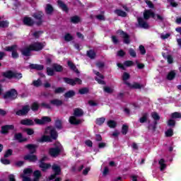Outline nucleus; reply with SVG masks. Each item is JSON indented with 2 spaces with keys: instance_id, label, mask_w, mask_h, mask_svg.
Returning a JSON list of instances; mask_svg holds the SVG:
<instances>
[{
  "instance_id": "nucleus-1",
  "label": "nucleus",
  "mask_w": 181,
  "mask_h": 181,
  "mask_svg": "<svg viewBox=\"0 0 181 181\" xmlns=\"http://www.w3.org/2000/svg\"><path fill=\"white\" fill-rule=\"evenodd\" d=\"M33 173V170H32V169L26 168L23 170V173L20 175V177H22L23 181H39V179H40V176H42L40 171L35 170L33 173L34 179L31 180L29 176H30Z\"/></svg>"
},
{
  "instance_id": "nucleus-2",
  "label": "nucleus",
  "mask_w": 181,
  "mask_h": 181,
  "mask_svg": "<svg viewBox=\"0 0 181 181\" xmlns=\"http://www.w3.org/2000/svg\"><path fill=\"white\" fill-rule=\"evenodd\" d=\"M150 16H151V18H153V19H156L157 18L158 21H163V17H162V16H160L159 14L155 15L153 11L151 10H146L144 13V19H148Z\"/></svg>"
},
{
  "instance_id": "nucleus-3",
  "label": "nucleus",
  "mask_w": 181,
  "mask_h": 181,
  "mask_svg": "<svg viewBox=\"0 0 181 181\" xmlns=\"http://www.w3.org/2000/svg\"><path fill=\"white\" fill-rule=\"evenodd\" d=\"M5 50L6 52H12L13 59H18L19 57V54H18V50H19V48H18L17 45H12L11 47H6L5 48Z\"/></svg>"
},
{
  "instance_id": "nucleus-4",
  "label": "nucleus",
  "mask_w": 181,
  "mask_h": 181,
  "mask_svg": "<svg viewBox=\"0 0 181 181\" xmlns=\"http://www.w3.org/2000/svg\"><path fill=\"white\" fill-rule=\"evenodd\" d=\"M56 148H52L49 149V155L56 158V156H59V153H60V151H62V144L60 143L56 144Z\"/></svg>"
},
{
  "instance_id": "nucleus-5",
  "label": "nucleus",
  "mask_w": 181,
  "mask_h": 181,
  "mask_svg": "<svg viewBox=\"0 0 181 181\" xmlns=\"http://www.w3.org/2000/svg\"><path fill=\"white\" fill-rule=\"evenodd\" d=\"M45 46H46L45 42H34L30 45V49L35 52H39V50H42Z\"/></svg>"
},
{
  "instance_id": "nucleus-6",
  "label": "nucleus",
  "mask_w": 181,
  "mask_h": 181,
  "mask_svg": "<svg viewBox=\"0 0 181 181\" xmlns=\"http://www.w3.org/2000/svg\"><path fill=\"white\" fill-rule=\"evenodd\" d=\"M16 97H18V92H16L15 89H11V90H8L4 95V98L10 100H15Z\"/></svg>"
},
{
  "instance_id": "nucleus-7",
  "label": "nucleus",
  "mask_w": 181,
  "mask_h": 181,
  "mask_svg": "<svg viewBox=\"0 0 181 181\" xmlns=\"http://www.w3.org/2000/svg\"><path fill=\"white\" fill-rule=\"evenodd\" d=\"M64 81L66 83V84H69L70 86H76V84H81V79L78 78H76L74 79L69 78H64Z\"/></svg>"
},
{
  "instance_id": "nucleus-8",
  "label": "nucleus",
  "mask_w": 181,
  "mask_h": 181,
  "mask_svg": "<svg viewBox=\"0 0 181 181\" xmlns=\"http://www.w3.org/2000/svg\"><path fill=\"white\" fill-rule=\"evenodd\" d=\"M43 12L42 11H37L33 14V18H35V19L37 21V25H42V23H43Z\"/></svg>"
},
{
  "instance_id": "nucleus-9",
  "label": "nucleus",
  "mask_w": 181,
  "mask_h": 181,
  "mask_svg": "<svg viewBox=\"0 0 181 181\" xmlns=\"http://www.w3.org/2000/svg\"><path fill=\"white\" fill-rule=\"evenodd\" d=\"M30 111V107L28 105H26L23 107L22 110H20L16 112V115H19L22 117L23 115H26Z\"/></svg>"
},
{
  "instance_id": "nucleus-10",
  "label": "nucleus",
  "mask_w": 181,
  "mask_h": 181,
  "mask_svg": "<svg viewBox=\"0 0 181 181\" xmlns=\"http://www.w3.org/2000/svg\"><path fill=\"white\" fill-rule=\"evenodd\" d=\"M45 134L47 135H49V134L51 136V138H52V139H57V132H56V130H54V129L53 127H47L45 129Z\"/></svg>"
},
{
  "instance_id": "nucleus-11",
  "label": "nucleus",
  "mask_w": 181,
  "mask_h": 181,
  "mask_svg": "<svg viewBox=\"0 0 181 181\" xmlns=\"http://www.w3.org/2000/svg\"><path fill=\"white\" fill-rule=\"evenodd\" d=\"M47 159V157L44 156L40 163V168H41L43 172H45V170H47V169H49V168H50V164H46L43 162H45V160H46Z\"/></svg>"
},
{
  "instance_id": "nucleus-12",
  "label": "nucleus",
  "mask_w": 181,
  "mask_h": 181,
  "mask_svg": "<svg viewBox=\"0 0 181 181\" xmlns=\"http://www.w3.org/2000/svg\"><path fill=\"white\" fill-rule=\"evenodd\" d=\"M52 170H54L55 173L49 177L50 180H52V179H54L57 175L60 174V167L54 164L52 165Z\"/></svg>"
},
{
  "instance_id": "nucleus-13",
  "label": "nucleus",
  "mask_w": 181,
  "mask_h": 181,
  "mask_svg": "<svg viewBox=\"0 0 181 181\" xmlns=\"http://www.w3.org/2000/svg\"><path fill=\"white\" fill-rule=\"evenodd\" d=\"M95 74L97 75V77H95V80L96 81H98V84H105V81H104V76L101 75V74H100V72L97 71H93Z\"/></svg>"
},
{
  "instance_id": "nucleus-14",
  "label": "nucleus",
  "mask_w": 181,
  "mask_h": 181,
  "mask_svg": "<svg viewBox=\"0 0 181 181\" xmlns=\"http://www.w3.org/2000/svg\"><path fill=\"white\" fill-rule=\"evenodd\" d=\"M83 119H76V116H71L69 117V122L72 125H78L83 122Z\"/></svg>"
},
{
  "instance_id": "nucleus-15",
  "label": "nucleus",
  "mask_w": 181,
  "mask_h": 181,
  "mask_svg": "<svg viewBox=\"0 0 181 181\" xmlns=\"http://www.w3.org/2000/svg\"><path fill=\"white\" fill-rule=\"evenodd\" d=\"M117 33H119L121 37L124 39V43H126V45H129V43L131 42L129 40V35H128V34L126 33H124V31H118Z\"/></svg>"
},
{
  "instance_id": "nucleus-16",
  "label": "nucleus",
  "mask_w": 181,
  "mask_h": 181,
  "mask_svg": "<svg viewBox=\"0 0 181 181\" xmlns=\"http://www.w3.org/2000/svg\"><path fill=\"white\" fill-rule=\"evenodd\" d=\"M138 22L140 28H143L144 29H148V28H149V25L148 24V23H146V21H144V18H139Z\"/></svg>"
},
{
  "instance_id": "nucleus-17",
  "label": "nucleus",
  "mask_w": 181,
  "mask_h": 181,
  "mask_svg": "<svg viewBox=\"0 0 181 181\" xmlns=\"http://www.w3.org/2000/svg\"><path fill=\"white\" fill-rule=\"evenodd\" d=\"M24 25H26L27 26H33V25L35 24V21L33 19L29 17H25L23 21Z\"/></svg>"
},
{
  "instance_id": "nucleus-18",
  "label": "nucleus",
  "mask_w": 181,
  "mask_h": 181,
  "mask_svg": "<svg viewBox=\"0 0 181 181\" xmlns=\"http://www.w3.org/2000/svg\"><path fill=\"white\" fill-rule=\"evenodd\" d=\"M126 84L131 88H136V89L144 88V85H141L139 83H134L132 85H131V83H126Z\"/></svg>"
},
{
  "instance_id": "nucleus-19",
  "label": "nucleus",
  "mask_w": 181,
  "mask_h": 181,
  "mask_svg": "<svg viewBox=\"0 0 181 181\" xmlns=\"http://www.w3.org/2000/svg\"><path fill=\"white\" fill-rule=\"evenodd\" d=\"M21 124L22 125H27V126L35 125V122H33V120L30 119H22L21 121Z\"/></svg>"
},
{
  "instance_id": "nucleus-20",
  "label": "nucleus",
  "mask_w": 181,
  "mask_h": 181,
  "mask_svg": "<svg viewBox=\"0 0 181 181\" xmlns=\"http://www.w3.org/2000/svg\"><path fill=\"white\" fill-rule=\"evenodd\" d=\"M25 160H29V162H36L37 157L35 155H27L24 157Z\"/></svg>"
},
{
  "instance_id": "nucleus-21",
  "label": "nucleus",
  "mask_w": 181,
  "mask_h": 181,
  "mask_svg": "<svg viewBox=\"0 0 181 181\" xmlns=\"http://www.w3.org/2000/svg\"><path fill=\"white\" fill-rule=\"evenodd\" d=\"M25 148L28 149L30 153H35V152H36V148H37V146L35 144H28L25 146Z\"/></svg>"
},
{
  "instance_id": "nucleus-22",
  "label": "nucleus",
  "mask_w": 181,
  "mask_h": 181,
  "mask_svg": "<svg viewBox=\"0 0 181 181\" xmlns=\"http://www.w3.org/2000/svg\"><path fill=\"white\" fill-rule=\"evenodd\" d=\"M32 49H30V46L23 48L21 51L22 54H23V56H30V51Z\"/></svg>"
},
{
  "instance_id": "nucleus-23",
  "label": "nucleus",
  "mask_w": 181,
  "mask_h": 181,
  "mask_svg": "<svg viewBox=\"0 0 181 181\" xmlns=\"http://www.w3.org/2000/svg\"><path fill=\"white\" fill-rule=\"evenodd\" d=\"M9 129H13V125H6L1 127V134H6Z\"/></svg>"
},
{
  "instance_id": "nucleus-24",
  "label": "nucleus",
  "mask_w": 181,
  "mask_h": 181,
  "mask_svg": "<svg viewBox=\"0 0 181 181\" xmlns=\"http://www.w3.org/2000/svg\"><path fill=\"white\" fill-rule=\"evenodd\" d=\"M84 114L83 112V110L76 108L74 110V115L75 117H82V115Z\"/></svg>"
},
{
  "instance_id": "nucleus-25",
  "label": "nucleus",
  "mask_w": 181,
  "mask_h": 181,
  "mask_svg": "<svg viewBox=\"0 0 181 181\" xmlns=\"http://www.w3.org/2000/svg\"><path fill=\"white\" fill-rule=\"evenodd\" d=\"M15 139H17V141L19 142H25V141H26V139L23 138L22 134L21 133L16 134Z\"/></svg>"
},
{
  "instance_id": "nucleus-26",
  "label": "nucleus",
  "mask_w": 181,
  "mask_h": 181,
  "mask_svg": "<svg viewBox=\"0 0 181 181\" xmlns=\"http://www.w3.org/2000/svg\"><path fill=\"white\" fill-rule=\"evenodd\" d=\"M158 163L160 165V169L161 172H163V170H165V169L166 168V164L165 163V160L163 158H161L159 160Z\"/></svg>"
},
{
  "instance_id": "nucleus-27",
  "label": "nucleus",
  "mask_w": 181,
  "mask_h": 181,
  "mask_svg": "<svg viewBox=\"0 0 181 181\" xmlns=\"http://www.w3.org/2000/svg\"><path fill=\"white\" fill-rule=\"evenodd\" d=\"M57 4H58L59 8H61V9H62V11H65V12H67V11L69 9L67 8V6H66V4H64V3H63V1L59 0L57 1Z\"/></svg>"
},
{
  "instance_id": "nucleus-28",
  "label": "nucleus",
  "mask_w": 181,
  "mask_h": 181,
  "mask_svg": "<svg viewBox=\"0 0 181 181\" xmlns=\"http://www.w3.org/2000/svg\"><path fill=\"white\" fill-rule=\"evenodd\" d=\"M45 12L47 15H51V13L53 12V6H52L50 4H47Z\"/></svg>"
},
{
  "instance_id": "nucleus-29",
  "label": "nucleus",
  "mask_w": 181,
  "mask_h": 181,
  "mask_svg": "<svg viewBox=\"0 0 181 181\" xmlns=\"http://www.w3.org/2000/svg\"><path fill=\"white\" fill-rule=\"evenodd\" d=\"M30 69H34L35 70H43V66L39 65V64H30Z\"/></svg>"
},
{
  "instance_id": "nucleus-30",
  "label": "nucleus",
  "mask_w": 181,
  "mask_h": 181,
  "mask_svg": "<svg viewBox=\"0 0 181 181\" xmlns=\"http://www.w3.org/2000/svg\"><path fill=\"white\" fill-rule=\"evenodd\" d=\"M51 104H52V105H56L57 107H59V105H62V104H63V102H62V100H57V99H54L50 101Z\"/></svg>"
},
{
  "instance_id": "nucleus-31",
  "label": "nucleus",
  "mask_w": 181,
  "mask_h": 181,
  "mask_svg": "<svg viewBox=\"0 0 181 181\" xmlns=\"http://www.w3.org/2000/svg\"><path fill=\"white\" fill-rule=\"evenodd\" d=\"M68 66H69V67H70V69H71V70H74V71H75V73L78 74V70L76 67V65H74L71 62H70V61L68 62Z\"/></svg>"
},
{
  "instance_id": "nucleus-32",
  "label": "nucleus",
  "mask_w": 181,
  "mask_h": 181,
  "mask_svg": "<svg viewBox=\"0 0 181 181\" xmlns=\"http://www.w3.org/2000/svg\"><path fill=\"white\" fill-rule=\"evenodd\" d=\"M40 142H52V139L49 136H42L40 140Z\"/></svg>"
},
{
  "instance_id": "nucleus-33",
  "label": "nucleus",
  "mask_w": 181,
  "mask_h": 181,
  "mask_svg": "<svg viewBox=\"0 0 181 181\" xmlns=\"http://www.w3.org/2000/svg\"><path fill=\"white\" fill-rule=\"evenodd\" d=\"M176 76V72L175 71H171L167 76L168 80H173Z\"/></svg>"
},
{
  "instance_id": "nucleus-34",
  "label": "nucleus",
  "mask_w": 181,
  "mask_h": 181,
  "mask_svg": "<svg viewBox=\"0 0 181 181\" xmlns=\"http://www.w3.org/2000/svg\"><path fill=\"white\" fill-rule=\"evenodd\" d=\"M13 71H8L4 74V77H6V78H13Z\"/></svg>"
},
{
  "instance_id": "nucleus-35",
  "label": "nucleus",
  "mask_w": 181,
  "mask_h": 181,
  "mask_svg": "<svg viewBox=\"0 0 181 181\" xmlns=\"http://www.w3.org/2000/svg\"><path fill=\"white\" fill-rule=\"evenodd\" d=\"M52 67L55 71H62L63 70V67L57 64H54Z\"/></svg>"
},
{
  "instance_id": "nucleus-36",
  "label": "nucleus",
  "mask_w": 181,
  "mask_h": 181,
  "mask_svg": "<svg viewBox=\"0 0 181 181\" xmlns=\"http://www.w3.org/2000/svg\"><path fill=\"white\" fill-rule=\"evenodd\" d=\"M71 22H72V23H78V22H80V17L77 16L71 17Z\"/></svg>"
},
{
  "instance_id": "nucleus-37",
  "label": "nucleus",
  "mask_w": 181,
  "mask_h": 181,
  "mask_svg": "<svg viewBox=\"0 0 181 181\" xmlns=\"http://www.w3.org/2000/svg\"><path fill=\"white\" fill-rule=\"evenodd\" d=\"M130 75L129 74L124 72L122 76V80L124 81V83L127 84V83H129L127 81V80H129Z\"/></svg>"
},
{
  "instance_id": "nucleus-38",
  "label": "nucleus",
  "mask_w": 181,
  "mask_h": 181,
  "mask_svg": "<svg viewBox=\"0 0 181 181\" xmlns=\"http://www.w3.org/2000/svg\"><path fill=\"white\" fill-rule=\"evenodd\" d=\"M75 94H76V93H74V90H69V91H68L67 93H66L64 94V97H65L66 98H70L74 96Z\"/></svg>"
},
{
  "instance_id": "nucleus-39",
  "label": "nucleus",
  "mask_w": 181,
  "mask_h": 181,
  "mask_svg": "<svg viewBox=\"0 0 181 181\" xmlns=\"http://www.w3.org/2000/svg\"><path fill=\"white\" fill-rule=\"evenodd\" d=\"M115 13H117L118 16H122L123 18H125V16H127V13L122 10H116Z\"/></svg>"
},
{
  "instance_id": "nucleus-40",
  "label": "nucleus",
  "mask_w": 181,
  "mask_h": 181,
  "mask_svg": "<svg viewBox=\"0 0 181 181\" xmlns=\"http://www.w3.org/2000/svg\"><path fill=\"white\" fill-rule=\"evenodd\" d=\"M107 125L110 128H115L117 127V122L114 120H109L107 122Z\"/></svg>"
},
{
  "instance_id": "nucleus-41",
  "label": "nucleus",
  "mask_w": 181,
  "mask_h": 181,
  "mask_svg": "<svg viewBox=\"0 0 181 181\" xmlns=\"http://www.w3.org/2000/svg\"><path fill=\"white\" fill-rule=\"evenodd\" d=\"M103 90H104L105 93H107L108 94H111L114 91V89H112V88H111L110 86L103 87Z\"/></svg>"
},
{
  "instance_id": "nucleus-42",
  "label": "nucleus",
  "mask_w": 181,
  "mask_h": 181,
  "mask_svg": "<svg viewBox=\"0 0 181 181\" xmlns=\"http://www.w3.org/2000/svg\"><path fill=\"white\" fill-rule=\"evenodd\" d=\"M128 125L123 124L122 128V134L123 135H127L128 132Z\"/></svg>"
},
{
  "instance_id": "nucleus-43",
  "label": "nucleus",
  "mask_w": 181,
  "mask_h": 181,
  "mask_svg": "<svg viewBox=\"0 0 181 181\" xmlns=\"http://www.w3.org/2000/svg\"><path fill=\"white\" fill-rule=\"evenodd\" d=\"M87 55L88 57H90V59H94L95 57V52H94L93 50H89L87 52Z\"/></svg>"
},
{
  "instance_id": "nucleus-44",
  "label": "nucleus",
  "mask_w": 181,
  "mask_h": 181,
  "mask_svg": "<svg viewBox=\"0 0 181 181\" xmlns=\"http://www.w3.org/2000/svg\"><path fill=\"white\" fill-rule=\"evenodd\" d=\"M103 122H105V118L104 117H100L96 119V124L98 125H103Z\"/></svg>"
},
{
  "instance_id": "nucleus-45",
  "label": "nucleus",
  "mask_w": 181,
  "mask_h": 181,
  "mask_svg": "<svg viewBox=\"0 0 181 181\" xmlns=\"http://www.w3.org/2000/svg\"><path fill=\"white\" fill-rule=\"evenodd\" d=\"M146 119H148V114L147 113L144 114L143 115V117L139 119V121H140L141 124H144V122H146Z\"/></svg>"
},
{
  "instance_id": "nucleus-46",
  "label": "nucleus",
  "mask_w": 181,
  "mask_h": 181,
  "mask_svg": "<svg viewBox=\"0 0 181 181\" xmlns=\"http://www.w3.org/2000/svg\"><path fill=\"white\" fill-rule=\"evenodd\" d=\"M42 125H44V124H47V122H50L52 121V119L49 117H42Z\"/></svg>"
},
{
  "instance_id": "nucleus-47",
  "label": "nucleus",
  "mask_w": 181,
  "mask_h": 181,
  "mask_svg": "<svg viewBox=\"0 0 181 181\" xmlns=\"http://www.w3.org/2000/svg\"><path fill=\"white\" fill-rule=\"evenodd\" d=\"M31 110L33 111H37L39 110V104L37 103H33L31 106Z\"/></svg>"
},
{
  "instance_id": "nucleus-48",
  "label": "nucleus",
  "mask_w": 181,
  "mask_h": 181,
  "mask_svg": "<svg viewBox=\"0 0 181 181\" xmlns=\"http://www.w3.org/2000/svg\"><path fill=\"white\" fill-rule=\"evenodd\" d=\"M152 118L155 119V121H159L160 119V117H159V115L156 112L151 113Z\"/></svg>"
},
{
  "instance_id": "nucleus-49",
  "label": "nucleus",
  "mask_w": 181,
  "mask_h": 181,
  "mask_svg": "<svg viewBox=\"0 0 181 181\" xmlns=\"http://www.w3.org/2000/svg\"><path fill=\"white\" fill-rule=\"evenodd\" d=\"M73 39V36H71V35H70V34H66L65 35H64V40L66 41V42H71V40Z\"/></svg>"
},
{
  "instance_id": "nucleus-50",
  "label": "nucleus",
  "mask_w": 181,
  "mask_h": 181,
  "mask_svg": "<svg viewBox=\"0 0 181 181\" xmlns=\"http://www.w3.org/2000/svg\"><path fill=\"white\" fill-rule=\"evenodd\" d=\"M47 73L48 76H54V69L52 68H47Z\"/></svg>"
},
{
  "instance_id": "nucleus-51",
  "label": "nucleus",
  "mask_w": 181,
  "mask_h": 181,
  "mask_svg": "<svg viewBox=\"0 0 181 181\" xmlns=\"http://www.w3.org/2000/svg\"><path fill=\"white\" fill-rule=\"evenodd\" d=\"M13 78H18L19 80L20 78H22V74L21 73L13 72Z\"/></svg>"
},
{
  "instance_id": "nucleus-52",
  "label": "nucleus",
  "mask_w": 181,
  "mask_h": 181,
  "mask_svg": "<svg viewBox=\"0 0 181 181\" xmlns=\"http://www.w3.org/2000/svg\"><path fill=\"white\" fill-rule=\"evenodd\" d=\"M55 127L58 128V129H61L62 128V120L57 119L55 122Z\"/></svg>"
},
{
  "instance_id": "nucleus-53",
  "label": "nucleus",
  "mask_w": 181,
  "mask_h": 181,
  "mask_svg": "<svg viewBox=\"0 0 181 181\" xmlns=\"http://www.w3.org/2000/svg\"><path fill=\"white\" fill-rule=\"evenodd\" d=\"M8 25H9V23H8V21H1L0 22L1 28H8Z\"/></svg>"
},
{
  "instance_id": "nucleus-54",
  "label": "nucleus",
  "mask_w": 181,
  "mask_h": 181,
  "mask_svg": "<svg viewBox=\"0 0 181 181\" xmlns=\"http://www.w3.org/2000/svg\"><path fill=\"white\" fill-rule=\"evenodd\" d=\"M173 135V129H169L165 132L166 136H172Z\"/></svg>"
},
{
  "instance_id": "nucleus-55",
  "label": "nucleus",
  "mask_w": 181,
  "mask_h": 181,
  "mask_svg": "<svg viewBox=\"0 0 181 181\" xmlns=\"http://www.w3.org/2000/svg\"><path fill=\"white\" fill-rule=\"evenodd\" d=\"M124 65L126 66V67H131V66H134V62L126 61L124 62Z\"/></svg>"
},
{
  "instance_id": "nucleus-56",
  "label": "nucleus",
  "mask_w": 181,
  "mask_h": 181,
  "mask_svg": "<svg viewBox=\"0 0 181 181\" xmlns=\"http://www.w3.org/2000/svg\"><path fill=\"white\" fill-rule=\"evenodd\" d=\"M33 86H35V87H39L40 86H42V81H40V80H37V81H34L33 82Z\"/></svg>"
},
{
  "instance_id": "nucleus-57",
  "label": "nucleus",
  "mask_w": 181,
  "mask_h": 181,
  "mask_svg": "<svg viewBox=\"0 0 181 181\" xmlns=\"http://www.w3.org/2000/svg\"><path fill=\"white\" fill-rule=\"evenodd\" d=\"M173 118H181V114L180 112H175L171 115Z\"/></svg>"
},
{
  "instance_id": "nucleus-58",
  "label": "nucleus",
  "mask_w": 181,
  "mask_h": 181,
  "mask_svg": "<svg viewBox=\"0 0 181 181\" xmlns=\"http://www.w3.org/2000/svg\"><path fill=\"white\" fill-rule=\"evenodd\" d=\"M175 124H176V122H175V120L170 119L168 121V125L169 127H175Z\"/></svg>"
},
{
  "instance_id": "nucleus-59",
  "label": "nucleus",
  "mask_w": 181,
  "mask_h": 181,
  "mask_svg": "<svg viewBox=\"0 0 181 181\" xmlns=\"http://www.w3.org/2000/svg\"><path fill=\"white\" fill-rule=\"evenodd\" d=\"M12 155V150L8 149L6 151V153L4 154V158H9Z\"/></svg>"
},
{
  "instance_id": "nucleus-60",
  "label": "nucleus",
  "mask_w": 181,
  "mask_h": 181,
  "mask_svg": "<svg viewBox=\"0 0 181 181\" xmlns=\"http://www.w3.org/2000/svg\"><path fill=\"white\" fill-rule=\"evenodd\" d=\"M79 93L80 94H87V93H88V88H83L82 89H80Z\"/></svg>"
},
{
  "instance_id": "nucleus-61",
  "label": "nucleus",
  "mask_w": 181,
  "mask_h": 181,
  "mask_svg": "<svg viewBox=\"0 0 181 181\" xmlns=\"http://www.w3.org/2000/svg\"><path fill=\"white\" fill-rule=\"evenodd\" d=\"M25 132L28 135H33L35 134V131L33 129H26Z\"/></svg>"
},
{
  "instance_id": "nucleus-62",
  "label": "nucleus",
  "mask_w": 181,
  "mask_h": 181,
  "mask_svg": "<svg viewBox=\"0 0 181 181\" xmlns=\"http://www.w3.org/2000/svg\"><path fill=\"white\" fill-rule=\"evenodd\" d=\"M1 162L4 165H9V163H11V161H9V160H8L6 158H1Z\"/></svg>"
},
{
  "instance_id": "nucleus-63",
  "label": "nucleus",
  "mask_w": 181,
  "mask_h": 181,
  "mask_svg": "<svg viewBox=\"0 0 181 181\" xmlns=\"http://www.w3.org/2000/svg\"><path fill=\"white\" fill-rule=\"evenodd\" d=\"M129 54L130 56H132V57H136V52H135V51L132 49H130L129 50Z\"/></svg>"
},
{
  "instance_id": "nucleus-64",
  "label": "nucleus",
  "mask_w": 181,
  "mask_h": 181,
  "mask_svg": "<svg viewBox=\"0 0 181 181\" xmlns=\"http://www.w3.org/2000/svg\"><path fill=\"white\" fill-rule=\"evenodd\" d=\"M139 50H140V52L141 53V54H145V53H146V50H145L144 46L140 45Z\"/></svg>"
}]
</instances>
